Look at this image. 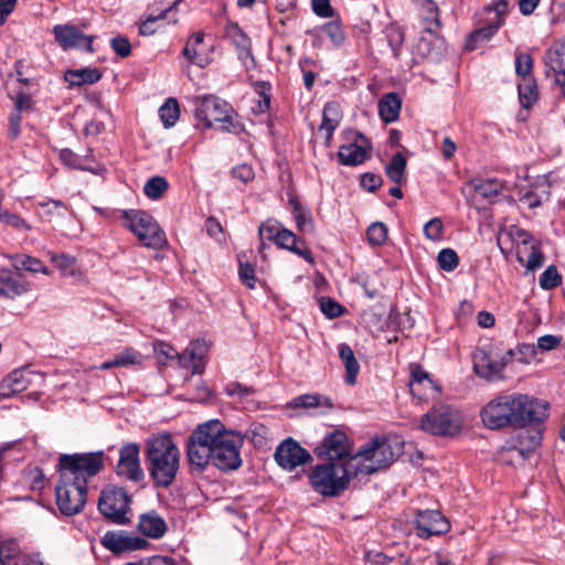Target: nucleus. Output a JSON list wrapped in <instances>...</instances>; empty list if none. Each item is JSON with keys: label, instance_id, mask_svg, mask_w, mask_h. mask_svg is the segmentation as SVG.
I'll list each match as a JSON object with an SVG mask.
<instances>
[{"label": "nucleus", "instance_id": "1", "mask_svg": "<svg viewBox=\"0 0 565 565\" xmlns=\"http://www.w3.org/2000/svg\"><path fill=\"white\" fill-rule=\"evenodd\" d=\"M104 467V452L62 455L60 481L55 488L56 504L64 515L82 512L87 500L88 479Z\"/></svg>", "mask_w": 565, "mask_h": 565}, {"label": "nucleus", "instance_id": "2", "mask_svg": "<svg viewBox=\"0 0 565 565\" xmlns=\"http://www.w3.org/2000/svg\"><path fill=\"white\" fill-rule=\"evenodd\" d=\"M547 403L522 393L501 394L481 409L483 425L489 429L524 428L547 417Z\"/></svg>", "mask_w": 565, "mask_h": 565}, {"label": "nucleus", "instance_id": "3", "mask_svg": "<svg viewBox=\"0 0 565 565\" xmlns=\"http://www.w3.org/2000/svg\"><path fill=\"white\" fill-rule=\"evenodd\" d=\"M145 459L153 483L170 487L180 468V450L170 434L152 435L146 440Z\"/></svg>", "mask_w": 565, "mask_h": 565}, {"label": "nucleus", "instance_id": "4", "mask_svg": "<svg viewBox=\"0 0 565 565\" xmlns=\"http://www.w3.org/2000/svg\"><path fill=\"white\" fill-rule=\"evenodd\" d=\"M195 117L202 121L203 126L234 135L243 131L244 127L239 121L238 114L230 103L214 95L199 96L194 100Z\"/></svg>", "mask_w": 565, "mask_h": 565}, {"label": "nucleus", "instance_id": "5", "mask_svg": "<svg viewBox=\"0 0 565 565\" xmlns=\"http://www.w3.org/2000/svg\"><path fill=\"white\" fill-rule=\"evenodd\" d=\"M402 451L398 440L375 438L350 458L354 477L372 475L392 465Z\"/></svg>", "mask_w": 565, "mask_h": 565}, {"label": "nucleus", "instance_id": "6", "mask_svg": "<svg viewBox=\"0 0 565 565\" xmlns=\"http://www.w3.org/2000/svg\"><path fill=\"white\" fill-rule=\"evenodd\" d=\"M211 422L212 443V465L223 471L236 470L242 466L241 448L243 437L225 428L217 419Z\"/></svg>", "mask_w": 565, "mask_h": 565}, {"label": "nucleus", "instance_id": "7", "mask_svg": "<svg viewBox=\"0 0 565 565\" xmlns=\"http://www.w3.org/2000/svg\"><path fill=\"white\" fill-rule=\"evenodd\" d=\"M354 476L351 460L345 463H323L317 466L309 475L312 488L322 495L334 497L345 490L350 478Z\"/></svg>", "mask_w": 565, "mask_h": 565}, {"label": "nucleus", "instance_id": "8", "mask_svg": "<svg viewBox=\"0 0 565 565\" xmlns=\"http://www.w3.org/2000/svg\"><path fill=\"white\" fill-rule=\"evenodd\" d=\"M126 226L138 237L141 244L148 248L161 249L168 241L164 232L154 218L145 211L129 210L122 213Z\"/></svg>", "mask_w": 565, "mask_h": 565}, {"label": "nucleus", "instance_id": "9", "mask_svg": "<svg viewBox=\"0 0 565 565\" xmlns=\"http://www.w3.org/2000/svg\"><path fill=\"white\" fill-rule=\"evenodd\" d=\"M211 422L207 420L196 427L188 440V460L193 471L203 472L212 463Z\"/></svg>", "mask_w": 565, "mask_h": 565}, {"label": "nucleus", "instance_id": "10", "mask_svg": "<svg viewBox=\"0 0 565 565\" xmlns=\"http://www.w3.org/2000/svg\"><path fill=\"white\" fill-rule=\"evenodd\" d=\"M462 425L460 413L447 405H440L425 414L420 428L431 435L446 436L457 434Z\"/></svg>", "mask_w": 565, "mask_h": 565}, {"label": "nucleus", "instance_id": "11", "mask_svg": "<svg viewBox=\"0 0 565 565\" xmlns=\"http://www.w3.org/2000/svg\"><path fill=\"white\" fill-rule=\"evenodd\" d=\"M130 498L125 489L113 487L102 492L98 501V509L107 519L117 524H124L128 521L126 514Z\"/></svg>", "mask_w": 565, "mask_h": 565}, {"label": "nucleus", "instance_id": "12", "mask_svg": "<svg viewBox=\"0 0 565 565\" xmlns=\"http://www.w3.org/2000/svg\"><path fill=\"white\" fill-rule=\"evenodd\" d=\"M44 382L42 373L29 367H20L10 372L0 383V398H11L31 386H40Z\"/></svg>", "mask_w": 565, "mask_h": 565}, {"label": "nucleus", "instance_id": "13", "mask_svg": "<svg viewBox=\"0 0 565 565\" xmlns=\"http://www.w3.org/2000/svg\"><path fill=\"white\" fill-rule=\"evenodd\" d=\"M514 355L513 350H508L503 356H494L484 349H477L473 352V370L478 376L488 381L503 379V370Z\"/></svg>", "mask_w": 565, "mask_h": 565}, {"label": "nucleus", "instance_id": "14", "mask_svg": "<svg viewBox=\"0 0 565 565\" xmlns=\"http://www.w3.org/2000/svg\"><path fill=\"white\" fill-rule=\"evenodd\" d=\"M140 447L136 443L125 444L119 450V460L116 467L118 476L131 481H141L145 477L140 465Z\"/></svg>", "mask_w": 565, "mask_h": 565}, {"label": "nucleus", "instance_id": "15", "mask_svg": "<svg viewBox=\"0 0 565 565\" xmlns=\"http://www.w3.org/2000/svg\"><path fill=\"white\" fill-rule=\"evenodd\" d=\"M55 41L63 50L84 49L93 52L94 35H85L76 25L57 24L53 28Z\"/></svg>", "mask_w": 565, "mask_h": 565}, {"label": "nucleus", "instance_id": "16", "mask_svg": "<svg viewBox=\"0 0 565 565\" xmlns=\"http://www.w3.org/2000/svg\"><path fill=\"white\" fill-rule=\"evenodd\" d=\"M450 529L449 521L437 510H419L416 513V530L420 539L443 535Z\"/></svg>", "mask_w": 565, "mask_h": 565}, {"label": "nucleus", "instance_id": "17", "mask_svg": "<svg viewBox=\"0 0 565 565\" xmlns=\"http://www.w3.org/2000/svg\"><path fill=\"white\" fill-rule=\"evenodd\" d=\"M275 460L285 470L291 471L311 460V455L291 438L282 441L275 451Z\"/></svg>", "mask_w": 565, "mask_h": 565}, {"label": "nucleus", "instance_id": "18", "mask_svg": "<svg viewBox=\"0 0 565 565\" xmlns=\"http://www.w3.org/2000/svg\"><path fill=\"white\" fill-rule=\"evenodd\" d=\"M315 452L318 457H328L331 460L342 459L349 455V439L340 430L332 431L316 447Z\"/></svg>", "mask_w": 565, "mask_h": 565}, {"label": "nucleus", "instance_id": "19", "mask_svg": "<svg viewBox=\"0 0 565 565\" xmlns=\"http://www.w3.org/2000/svg\"><path fill=\"white\" fill-rule=\"evenodd\" d=\"M102 543L105 548L116 554L142 550L148 545L145 539L121 532H107L103 536Z\"/></svg>", "mask_w": 565, "mask_h": 565}, {"label": "nucleus", "instance_id": "20", "mask_svg": "<svg viewBox=\"0 0 565 565\" xmlns=\"http://www.w3.org/2000/svg\"><path fill=\"white\" fill-rule=\"evenodd\" d=\"M209 345L204 340H195L191 342L186 349L178 355L180 366L192 369L193 374L203 372V360L207 353Z\"/></svg>", "mask_w": 565, "mask_h": 565}, {"label": "nucleus", "instance_id": "21", "mask_svg": "<svg viewBox=\"0 0 565 565\" xmlns=\"http://www.w3.org/2000/svg\"><path fill=\"white\" fill-rule=\"evenodd\" d=\"M518 237L521 241L522 246L518 248V260L524 264L529 270H535L543 266L544 255L534 245L529 246L532 237L529 233L518 230Z\"/></svg>", "mask_w": 565, "mask_h": 565}, {"label": "nucleus", "instance_id": "22", "mask_svg": "<svg viewBox=\"0 0 565 565\" xmlns=\"http://www.w3.org/2000/svg\"><path fill=\"white\" fill-rule=\"evenodd\" d=\"M541 440L542 433L540 429H524L510 440L509 450H515L523 459H526L540 446Z\"/></svg>", "mask_w": 565, "mask_h": 565}, {"label": "nucleus", "instance_id": "23", "mask_svg": "<svg viewBox=\"0 0 565 565\" xmlns=\"http://www.w3.org/2000/svg\"><path fill=\"white\" fill-rule=\"evenodd\" d=\"M137 529L142 535L158 540L166 534L168 525L157 511L151 510L140 514Z\"/></svg>", "mask_w": 565, "mask_h": 565}, {"label": "nucleus", "instance_id": "24", "mask_svg": "<svg viewBox=\"0 0 565 565\" xmlns=\"http://www.w3.org/2000/svg\"><path fill=\"white\" fill-rule=\"evenodd\" d=\"M204 33L196 32L192 34L183 47V56L191 63L199 67L207 66L212 58L210 54L203 49Z\"/></svg>", "mask_w": 565, "mask_h": 565}, {"label": "nucleus", "instance_id": "25", "mask_svg": "<svg viewBox=\"0 0 565 565\" xmlns=\"http://www.w3.org/2000/svg\"><path fill=\"white\" fill-rule=\"evenodd\" d=\"M29 290V285L20 275H13L11 270L0 269V296L14 299Z\"/></svg>", "mask_w": 565, "mask_h": 565}, {"label": "nucleus", "instance_id": "26", "mask_svg": "<svg viewBox=\"0 0 565 565\" xmlns=\"http://www.w3.org/2000/svg\"><path fill=\"white\" fill-rule=\"evenodd\" d=\"M503 23V19L500 15V9H497L495 21L488 23L486 26L475 30L469 34L466 40V50L475 51L480 47L483 43L488 42L500 29Z\"/></svg>", "mask_w": 565, "mask_h": 565}, {"label": "nucleus", "instance_id": "27", "mask_svg": "<svg viewBox=\"0 0 565 565\" xmlns=\"http://www.w3.org/2000/svg\"><path fill=\"white\" fill-rule=\"evenodd\" d=\"M298 238L291 231L282 227L280 231V234L278 235V238L276 241V244L284 249H288L296 255L302 257L308 263L313 264L315 259L312 257V254L310 249L305 245H298Z\"/></svg>", "mask_w": 565, "mask_h": 565}, {"label": "nucleus", "instance_id": "28", "mask_svg": "<svg viewBox=\"0 0 565 565\" xmlns=\"http://www.w3.org/2000/svg\"><path fill=\"white\" fill-rule=\"evenodd\" d=\"M341 118V108L337 103L329 102L324 105L322 111V122L319 127V130L326 132L327 142L331 140L333 131L338 128Z\"/></svg>", "mask_w": 565, "mask_h": 565}, {"label": "nucleus", "instance_id": "29", "mask_svg": "<svg viewBox=\"0 0 565 565\" xmlns=\"http://www.w3.org/2000/svg\"><path fill=\"white\" fill-rule=\"evenodd\" d=\"M339 358L345 369V383L348 385H354L360 372V364L355 359L352 348L347 343L339 344Z\"/></svg>", "mask_w": 565, "mask_h": 565}, {"label": "nucleus", "instance_id": "30", "mask_svg": "<svg viewBox=\"0 0 565 565\" xmlns=\"http://www.w3.org/2000/svg\"><path fill=\"white\" fill-rule=\"evenodd\" d=\"M102 78V73L98 68L85 67L79 70H68L64 73L65 82L71 86H83L87 84H95Z\"/></svg>", "mask_w": 565, "mask_h": 565}, {"label": "nucleus", "instance_id": "31", "mask_svg": "<svg viewBox=\"0 0 565 565\" xmlns=\"http://www.w3.org/2000/svg\"><path fill=\"white\" fill-rule=\"evenodd\" d=\"M401 99L396 93H388L379 102V114L385 122H393L401 111Z\"/></svg>", "mask_w": 565, "mask_h": 565}, {"label": "nucleus", "instance_id": "32", "mask_svg": "<svg viewBox=\"0 0 565 565\" xmlns=\"http://www.w3.org/2000/svg\"><path fill=\"white\" fill-rule=\"evenodd\" d=\"M420 384H424V388H435L433 380L429 374L420 366L415 365L412 367L409 391L413 396L418 398H425V392L420 390Z\"/></svg>", "mask_w": 565, "mask_h": 565}, {"label": "nucleus", "instance_id": "33", "mask_svg": "<svg viewBox=\"0 0 565 565\" xmlns=\"http://www.w3.org/2000/svg\"><path fill=\"white\" fill-rule=\"evenodd\" d=\"M470 185L473 191L484 199L497 196L505 186V182L499 179H472Z\"/></svg>", "mask_w": 565, "mask_h": 565}, {"label": "nucleus", "instance_id": "34", "mask_svg": "<svg viewBox=\"0 0 565 565\" xmlns=\"http://www.w3.org/2000/svg\"><path fill=\"white\" fill-rule=\"evenodd\" d=\"M338 158L344 166H358L366 159V150L363 146L353 142L341 146L338 151Z\"/></svg>", "mask_w": 565, "mask_h": 565}, {"label": "nucleus", "instance_id": "35", "mask_svg": "<svg viewBox=\"0 0 565 565\" xmlns=\"http://www.w3.org/2000/svg\"><path fill=\"white\" fill-rule=\"evenodd\" d=\"M142 355L131 349H126L114 356V359L106 361L99 365L100 370H109L111 367H128L130 365L139 364Z\"/></svg>", "mask_w": 565, "mask_h": 565}, {"label": "nucleus", "instance_id": "36", "mask_svg": "<svg viewBox=\"0 0 565 565\" xmlns=\"http://www.w3.org/2000/svg\"><path fill=\"white\" fill-rule=\"evenodd\" d=\"M292 213L297 223V228L303 234H310L315 231V222L308 209L303 207L297 200L291 199Z\"/></svg>", "mask_w": 565, "mask_h": 565}, {"label": "nucleus", "instance_id": "37", "mask_svg": "<svg viewBox=\"0 0 565 565\" xmlns=\"http://www.w3.org/2000/svg\"><path fill=\"white\" fill-rule=\"evenodd\" d=\"M422 10L425 30L429 33H436L441 28L437 4L431 0H424Z\"/></svg>", "mask_w": 565, "mask_h": 565}, {"label": "nucleus", "instance_id": "38", "mask_svg": "<svg viewBox=\"0 0 565 565\" xmlns=\"http://www.w3.org/2000/svg\"><path fill=\"white\" fill-rule=\"evenodd\" d=\"M52 263L65 277H77L81 276L79 269L76 265V259L73 256L61 254H53L51 256Z\"/></svg>", "mask_w": 565, "mask_h": 565}, {"label": "nucleus", "instance_id": "39", "mask_svg": "<svg viewBox=\"0 0 565 565\" xmlns=\"http://www.w3.org/2000/svg\"><path fill=\"white\" fill-rule=\"evenodd\" d=\"M11 259L13 260V266L15 269H24L31 273H43L45 275H49V269L43 265V263L35 258L28 255H15L12 256Z\"/></svg>", "mask_w": 565, "mask_h": 565}, {"label": "nucleus", "instance_id": "40", "mask_svg": "<svg viewBox=\"0 0 565 565\" xmlns=\"http://www.w3.org/2000/svg\"><path fill=\"white\" fill-rule=\"evenodd\" d=\"M519 99L524 108H530L537 99V87L533 78H525L518 86Z\"/></svg>", "mask_w": 565, "mask_h": 565}, {"label": "nucleus", "instance_id": "41", "mask_svg": "<svg viewBox=\"0 0 565 565\" xmlns=\"http://www.w3.org/2000/svg\"><path fill=\"white\" fill-rule=\"evenodd\" d=\"M406 169V158L397 152L393 156L391 162L386 166L385 171L387 177L396 184H399L404 180V173Z\"/></svg>", "mask_w": 565, "mask_h": 565}, {"label": "nucleus", "instance_id": "42", "mask_svg": "<svg viewBox=\"0 0 565 565\" xmlns=\"http://www.w3.org/2000/svg\"><path fill=\"white\" fill-rule=\"evenodd\" d=\"M159 116L166 128L174 126L180 116V109L177 99L168 98L159 108Z\"/></svg>", "mask_w": 565, "mask_h": 565}, {"label": "nucleus", "instance_id": "43", "mask_svg": "<svg viewBox=\"0 0 565 565\" xmlns=\"http://www.w3.org/2000/svg\"><path fill=\"white\" fill-rule=\"evenodd\" d=\"M168 186L169 184L163 177L156 175L145 183L143 193L151 200H159L167 192Z\"/></svg>", "mask_w": 565, "mask_h": 565}, {"label": "nucleus", "instance_id": "44", "mask_svg": "<svg viewBox=\"0 0 565 565\" xmlns=\"http://www.w3.org/2000/svg\"><path fill=\"white\" fill-rule=\"evenodd\" d=\"M227 32L237 50H239L241 56H249L252 54L250 40L246 33L237 24L231 25Z\"/></svg>", "mask_w": 565, "mask_h": 565}, {"label": "nucleus", "instance_id": "45", "mask_svg": "<svg viewBox=\"0 0 565 565\" xmlns=\"http://www.w3.org/2000/svg\"><path fill=\"white\" fill-rule=\"evenodd\" d=\"M270 84L267 82H259L255 84V90L259 95L257 105L253 107L255 114H264L270 107Z\"/></svg>", "mask_w": 565, "mask_h": 565}, {"label": "nucleus", "instance_id": "46", "mask_svg": "<svg viewBox=\"0 0 565 565\" xmlns=\"http://www.w3.org/2000/svg\"><path fill=\"white\" fill-rule=\"evenodd\" d=\"M387 227L382 222L372 223L366 230L367 242L373 246L383 245L387 239Z\"/></svg>", "mask_w": 565, "mask_h": 565}, {"label": "nucleus", "instance_id": "47", "mask_svg": "<svg viewBox=\"0 0 565 565\" xmlns=\"http://www.w3.org/2000/svg\"><path fill=\"white\" fill-rule=\"evenodd\" d=\"M562 282V277L554 265L548 266L540 276V286L542 289L550 290L556 288Z\"/></svg>", "mask_w": 565, "mask_h": 565}, {"label": "nucleus", "instance_id": "48", "mask_svg": "<svg viewBox=\"0 0 565 565\" xmlns=\"http://www.w3.org/2000/svg\"><path fill=\"white\" fill-rule=\"evenodd\" d=\"M39 205L43 209L49 221H52L53 217H63L67 211L66 204L60 200H47L40 202Z\"/></svg>", "mask_w": 565, "mask_h": 565}, {"label": "nucleus", "instance_id": "49", "mask_svg": "<svg viewBox=\"0 0 565 565\" xmlns=\"http://www.w3.org/2000/svg\"><path fill=\"white\" fill-rule=\"evenodd\" d=\"M437 262L445 271H452L459 263L457 253L451 248H444L438 253Z\"/></svg>", "mask_w": 565, "mask_h": 565}, {"label": "nucleus", "instance_id": "50", "mask_svg": "<svg viewBox=\"0 0 565 565\" xmlns=\"http://www.w3.org/2000/svg\"><path fill=\"white\" fill-rule=\"evenodd\" d=\"M532 68H533V60L527 53H519L515 56V72L519 76L522 77V81L525 78H532Z\"/></svg>", "mask_w": 565, "mask_h": 565}, {"label": "nucleus", "instance_id": "51", "mask_svg": "<svg viewBox=\"0 0 565 565\" xmlns=\"http://www.w3.org/2000/svg\"><path fill=\"white\" fill-rule=\"evenodd\" d=\"M319 305L322 313L330 319L341 317L344 312V308L338 301L329 297H321Z\"/></svg>", "mask_w": 565, "mask_h": 565}, {"label": "nucleus", "instance_id": "52", "mask_svg": "<svg viewBox=\"0 0 565 565\" xmlns=\"http://www.w3.org/2000/svg\"><path fill=\"white\" fill-rule=\"evenodd\" d=\"M19 553L18 544L14 541H7L0 544V564L17 565L14 558Z\"/></svg>", "mask_w": 565, "mask_h": 565}, {"label": "nucleus", "instance_id": "53", "mask_svg": "<svg viewBox=\"0 0 565 565\" xmlns=\"http://www.w3.org/2000/svg\"><path fill=\"white\" fill-rule=\"evenodd\" d=\"M179 2H180V0L174 1V2H173V4H172L171 7H169V8H168V9H166V10H163V11H162L159 15H157V17H152V15H150L146 21H143V22L140 24V26H139V33H140L141 35H147V36L154 34L156 29H154L153 24H154L157 21H159V20H161V19H164V18L168 15V13H169L171 10H173V9L178 6V3H179Z\"/></svg>", "mask_w": 565, "mask_h": 565}, {"label": "nucleus", "instance_id": "54", "mask_svg": "<svg viewBox=\"0 0 565 565\" xmlns=\"http://www.w3.org/2000/svg\"><path fill=\"white\" fill-rule=\"evenodd\" d=\"M444 224L439 217H434L424 225V235L427 239L437 242L443 237Z\"/></svg>", "mask_w": 565, "mask_h": 565}, {"label": "nucleus", "instance_id": "55", "mask_svg": "<svg viewBox=\"0 0 565 565\" xmlns=\"http://www.w3.org/2000/svg\"><path fill=\"white\" fill-rule=\"evenodd\" d=\"M238 276L243 284H245L249 289H254L256 285V276H255V268L252 264L248 262H243L239 258V268H238Z\"/></svg>", "mask_w": 565, "mask_h": 565}, {"label": "nucleus", "instance_id": "56", "mask_svg": "<svg viewBox=\"0 0 565 565\" xmlns=\"http://www.w3.org/2000/svg\"><path fill=\"white\" fill-rule=\"evenodd\" d=\"M322 32L335 46H340L344 41L343 31L337 23H326L322 28Z\"/></svg>", "mask_w": 565, "mask_h": 565}, {"label": "nucleus", "instance_id": "57", "mask_svg": "<svg viewBox=\"0 0 565 565\" xmlns=\"http://www.w3.org/2000/svg\"><path fill=\"white\" fill-rule=\"evenodd\" d=\"M282 226L276 222H266L259 226L258 233L262 239L276 242Z\"/></svg>", "mask_w": 565, "mask_h": 565}, {"label": "nucleus", "instance_id": "58", "mask_svg": "<svg viewBox=\"0 0 565 565\" xmlns=\"http://www.w3.org/2000/svg\"><path fill=\"white\" fill-rule=\"evenodd\" d=\"M0 222L6 223L17 230H30L26 222L18 214L4 211L0 213Z\"/></svg>", "mask_w": 565, "mask_h": 565}, {"label": "nucleus", "instance_id": "59", "mask_svg": "<svg viewBox=\"0 0 565 565\" xmlns=\"http://www.w3.org/2000/svg\"><path fill=\"white\" fill-rule=\"evenodd\" d=\"M110 46L120 57H127L131 53V45L126 36H116L110 40Z\"/></svg>", "mask_w": 565, "mask_h": 565}, {"label": "nucleus", "instance_id": "60", "mask_svg": "<svg viewBox=\"0 0 565 565\" xmlns=\"http://www.w3.org/2000/svg\"><path fill=\"white\" fill-rule=\"evenodd\" d=\"M364 562L366 565H390L394 558L379 551H369L364 555Z\"/></svg>", "mask_w": 565, "mask_h": 565}, {"label": "nucleus", "instance_id": "61", "mask_svg": "<svg viewBox=\"0 0 565 565\" xmlns=\"http://www.w3.org/2000/svg\"><path fill=\"white\" fill-rule=\"evenodd\" d=\"M361 186L367 191H375L382 185V178L377 174L367 172L361 175Z\"/></svg>", "mask_w": 565, "mask_h": 565}, {"label": "nucleus", "instance_id": "62", "mask_svg": "<svg viewBox=\"0 0 565 565\" xmlns=\"http://www.w3.org/2000/svg\"><path fill=\"white\" fill-rule=\"evenodd\" d=\"M312 10L321 18H331L333 15L330 0H312Z\"/></svg>", "mask_w": 565, "mask_h": 565}, {"label": "nucleus", "instance_id": "63", "mask_svg": "<svg viewBox=\"0 0 565 565\" xmlns=\"http://www.w3.org/2000/svg\"><path fill=\"white\" fill-rule=\"evenodd\" d=\"M33 106V100L30 94L24 92H20L17 94L14 98V108L15 111L22 113L24 110H31Z\"/></svg>", "mask_w": 565, "mask_h": 565}, {"label": "nucleus", "instance_id": "64", "mask_svg": "<svg viewBox=\"0 0 565 565\" xmlns=\"http://www.w3.org/2000/svg\"><path fill=\"white\" fill-rule=\"evenodd\" d=\"M233 178L242 181L243 183H247L254 178V171L250 166L241 164L232 170Z\"/></svg>", "mask_w": 565, "mask_h": 565}]
</instances>
